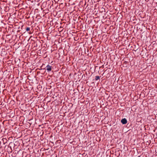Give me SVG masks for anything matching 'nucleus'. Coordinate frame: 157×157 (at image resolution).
<instances>
[{
    "label": "nucleus",
    "mask_w": 157,
    "mask_h": 157,
    "mask_svg": "<svg viewBox=\"0 0 157 157\" xmlns=\"http://www.w3.org/2000/svg\"><path fill=\"white\" fill-rule=\"evenodd\" d=\"M45 69L48 72H50L52 70V67L49 65H48L45 68Z\"/></svg>",
    "instance_id": "1"
},
{
    "label": "nucleus",
    "mask_w": 157,
    "mask_h": 157,
    "mask_svg": "<svg viewBox=\"0 0 157 157\" xmlns=\"http://www.w3.org/2000/svg\"><path fill=\"white\" fill-rule=\"evenodd\" d=\"M121 122L122 124H125L127 123V121L126 119L125 118H124L122 119V120H121Z\"/></svg>",
    "instance_id": "2"
},
{
    "label": "nucleus",
    "mask_w": 157,
    "mask_h": 157,
    "mask_svg": "<svg viewBox=\"0 0 157 157\" xmlns=\"http://www.w3.org/2000/svg\"><path fill=\"white\" fill-rule=\"evenodd\" d=\"M100 78V77L99 76H96L95 77V79L96 80H97Z\"/></svg>",
    "instance_id": "3"
},
{
    "label": "nucleus",
    "mask_w": 157,
    "mask_h": 157,
    "mask_svg": "<svg viewBox=\"0 0 157 157\" xmlns=\"http://www.w3.org/2000/svg\"><path fill=\"white\" fill-rule=\"evenodd\" d=\"M30 28L29 27H27L26 28V31H29L30 30Z\"/></svg>",
    "instance_id": "4"
}]
</instances>
